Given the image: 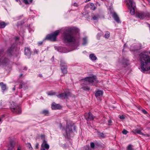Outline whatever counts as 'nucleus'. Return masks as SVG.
Instances as JSON below:
<instances>
[{"mask_svg": "<svg viewBox=\"0 0 150 150\" xmlns=\"http://www.w3.org/2000/svg\"><path fill=\"white\" fill-rule=\"evenodd\" d=\"M150 54V52H149ZM141 62V69L144 72L150 70V56L146 52H142L139 55Z\"/></svg>", "mask_w": 150, "mask_h": 150, "instance_id": "1", "label": "nucleus"}, {"mask_svg": "<svg viewBox=\"0 0 150 150\" xmlns=\"http://www.w3.org/2000/svg\"><path fill=\"white\" fill-rule=\"evenodd\" d=\"M79 31L78 28L74 27L65 28L63 34L64 40L68 42L75 41V39L73 34L78 33Z\"/></svg>", "mask_w": 150, "mask_h": 150, "instance_id": "2", "label": "nucleus"}, {"mask_svg": "<svg viewBox=\"0 0 150 150\" xmlns=\"http://www.w3.org/2000/svg\"><path fill=\"white\" fill-rule=\"evenodd\" d=\"M81 85L82 84L85 85H87L93 83H97L98 81L97 80L96 76H93L92 77H87L81 80Z\"/></svg>", "mask_w": 150, "mask_h": 150, "instance_id": "3", "label": "nucleus"}, {"mask_svg": "<svg viewBox=\"0 0 150 150\" xmlns=\"http://www.w3.org/2000/svg\"><path fill=\"white\" fill-rule=\"evenodd\" d=\"M126 1L127 7L130 11L131 14L134 15L135 13L136 6L133 0H126Z\"/></svg>", "mask_w": 150, "mask_h": 150, "instance_id": "4", "label": "nucleus"}, {"mask_svg": "<svg viewBox=\"0 0 150 150\" xmlns=\"http://www.w3.org/2000/svg\"><path fill=\"white\" fill-rule=\"evenodd\" d=\"M10 108L11 111L16 114H19L21 113V110L20 107L18 105H16L13 102L11 103V106Z\"/></svg>", "mask_w": 150, "mask_h": 150, "instance_id": "5", "label": "nucleus"}, {"mask_svg": "<svg viewBox=\"0 0 150 150\" xmlns=\"http://www.w3.org/2000/svg\"><path fill=\"white\" fill-rule=\"evenodd\" d=\"M60 31L57 30L55 31L53 33L47 35L46 38V39H48L52 41H55L56 40L57 36L58 35Z\"/></svg>", "mask_w": 150, "mask_h": 150, "instance_id": "6", "label": "nucleus"}, {"mask_svg": "<svg viewBox=\"0 0 150 150\" xmlns=\"http://www.w3.org/2000/svg\"><path fill=\"white\" fill-rule=\"evenodd\" d=\"M147 13L142 12H138L136 13V16L140 19H143L145 17L148 16Z\"/></svg>", "mask_w": 150, "mask_h": 150, "instance_id": "7", "label": "nucleus"}, {"mask_svg": "<svg viewBox=\"0 0 150 150\" xmlns=\"http://www.w3.org/2000/svg\"><path fill=\"white\" fill-rule=\"evenodd\" d=\"M84 116L85 118L88 121L93 120L94 118L92 114L90 112L85 113Z\"/></svg>", "mask_w": 150, "mask_h": 150, "instance_id": "8", "label": "nucleus"}, {"mask_svg": "<svg viewBox=\"0 0 150 150\" xmlns=\"http://www.w3.org/2000/svg\"><path fill=\"white\" fill-rule=\"evenodd\" d=\"M64 64L65 63L64 62H63L62 61H61V69L64 74H66L67 72V67L65 65H63V64Z\"/></svg>", "mask_w": 150, "mask_h": 150, "instance_id": "9", "label": "nucleus"}, {"mask_svg": "<svg viewBox=\"0 0 150 150\" xmlns=\"http://www.w3.org/2000/svg\"><path fill=\"white\" fill-rule=\"evenodd\" d=\"M41 146V148H44L47 150H48L49 148V145L47 143V142L45 140H43Z\"/></svg>", "mask_w": 150, "mask_h": 150, "instance_id": "10", "label": "nucleus"}, {"mask_svg": "<svg viewBox=\"0 0 150 150\" xmlns=\"http://www.w3.org/2000/svg\"><path fill=\"white\" fill-rule=\"evenodd\" d=\"M52 108L53 110L60 109L61 108V106L58 104L53 103L52 105Z\"/></svg>", "mask_w": 150, "mask_h": 150, "instance_id": "11", "label": "nucleus"}, {"mask_svg": "<svg viewBox=\"0 0 150 150\" xmlns=\"http://www.w3.org/2000/svg\"><path fill=\"white\" fill-rule=\"evenodd\" d=\"M112 16L116 22H117V23H120L119 18L118 15L115 13L114 12L113 13Z\"/></svg>", "mask_w": 150, "mask_h": 150, "instance_id": "12", "label": "nucleus"}, {"mask_svg": "<svg viewBox=\"0 0 150 150\" xmlns=\"http://www.w3.org/2000/svg\"><path fill=\"white\" fill-rule=\"evenodd\" d=\"M25 55L30 56L31 54V52L30 49L28 47H26L25 49Z\"/></svg>", "mask_w": 150, "mask_h": 150, "instance_id": "13", "label": "nucleus"}, {"mask_svg": "<svg viewBox=\"0 0 150 150\" xmlns=\"http://www.w3.org/2000/svg\"><path fill=\"white\" fill-rule=\"evenodd\" d=\"M65 131L67 134L68 135L69 134L72 132L71 126L69 125L67 126L66 128L65 129Z\"/></svg>", "mask_w": 150, "mask_h": 150, "instance_id": "14", "label": "nucleus"}, {"mask_svg": "<svg viewBox=\"0 0 150 150\" xmlns=\"http://www.w3.org/2000/svg\"><path fill=\"white\" fill-rule=\"evenodd\" d=\"M132 132H133V133L135 134L137 133L140 134H143L145 136V135H144L145 134H142V133L141 132V130L140 129H135L134 130L132 131Z\"/></svg>", "mask_w": 150, "mask_h": 150, "instance_id": "15", "label": "nucleus"}, {"mask_svg": "<svg viewBox=\"0 0 150 150\" xmlns=\"http://www.w3.org/2000/svg\"><path fill=\"white\" fill-rule=\"evenodd\" d=\"M67 96V95H66ZM66 95L65 96L64 93H61L59 95H57V96L59 98L61 99H65L66 98Z\"/></svg>", "mask_w": 150, "mask_h": 150, "instance_id": "16", "label": "nucleus"}, {"mask_svg": "<svg viewBox=\"0 0 150 150\" xmlns=\"http://www.w3.org/2000/svg\"><path fill=\"white\" fill-rule=\"evenodd\" d=\"M0 85L3 91L6 90V84H4L3 82L0 83Z\"/></svg>", "mask_w": 150, "mask_h": 150, "instance_id": "17", "label": "nucleus"}, {"mask_svg": "<svg viewBox=\"0 0 150 150\" xmlns=\"http://www.w3.org/2000/svg\"><path fill=\"white\" fill-rule=\"evenodd\" d=\"M103 92L101 91H98L96 93V96L98 97L102 96L103 95Z\"/></svg>", "mask_w": 150, "mask_h": 150, "instance_id": "18", "label": "nucleus"}, {"mask_svg": "<svg viewBox=\"0 0 150 150\" xmlns=\"http://www.w3.org/2000/svg\"><path fill=\"white\" fill-rule=\"evenodd\" d=\"M89 57L92 60H95L97 59V57L93 54H90Z\"/></svg>", "mask_w": 150, "mask_h": 150, "instance_id": "19", "label": "nucleus"}, {"mask_svg": "<svg viewBox=\"0 0 150 150\" xmlns=\"http://www.w3.org/2000/svg\"><path fill=\"white\" fill-rule=\"evenodd\" d=\"M6 25V24L4 22L2 21L0 22V28H4Z\"/></svg>", "mask_w": 150, "mask_h": 150, "instance_id": "20", "label": "nucleus"}, {"mask_svg": "<svg viewBox=\"0 0 150 150\" xmlns=\"http://www.w3.org/2000/svg\"><path fill=\"white\" fill-rule=\"evenodd\" d=\"M99 18V16L97 14L96 15H94L92 16V18L94 20L98 21V18Z\"/></svg>", "mask_w": 150, "mask_h": 150, "instance_id": "21", "label": "nucleus"}, {"mask_svg": "<svg viewBox=\"0 0 150 150\" xmlns=\"http://www.w3.org/2000/svg\"><path fill=\"white\" fill-rule=\"evenodd\" d=\"M47 94L49 96L55 95L56 94V93L52 91H50L47 93Z\"/></svg>", "mask_w": 150, "mask_h": 150, "instance_id": "22", "label": "nucleus"}, {"mask_svg": "<svg viewBox=\"0 0 150 150\" xmlns=\"http://www.w3.org/2000/svg\"><path fill=\"white\" fill-rule=\"evenodd\" d=\"M33 0H23V2L25 4H29L32 2Z\"/></svg>", "mask_w": 150, "mask_h": 150, "instance_id": "23", "label": "nucleus"}, {"mask_svg": "<svg viewBox=\"0 0 150 150\" xmlns=\"http://www.w3.org/2000/svg\"><path fill=\"white\" fill-rule=\"evenodd\" d=\"M87 42V39L86 38H83V45H86Z\"/></svg>", "mask_w": 150, "mask_h": 150, "instance_id": "24", "label": "nucleus"}, {"mask_svg": "<svg viewBox=\"0 0 150 150\" xmlns=\"http://www.w3.org/2000/svg\"><path fill=\"white\" fill-rule=\"evenodd\" d=\"M110 33L109 32L107 31L105 35V38H108L110 37Z\"/></svg>", "mask_w": 150, "mask_h": 150, "instance_id": "25", "label": "nucleus"}, {"mask_svg": "<svg viewBox=\"0 0 150 150\" xmlns=\"http://www.w3.org/2000/svg\"><path fill=\"white\" fill-rule=\"evenodd\" d=\"M90 6L91 7H90V8L91 9L93 10H94L95 9L96 7L95 6L94 4L93 3H91L90 4Z\"/></svg>", "mask_w": 150, "mask_h": 150, "instance_id": "26", "label": "nucleus"}, {"mask_svg": "<svg viewBox=\"0 0 150 150\" xmlns=\"http://www.w3.org/2000/svg\"><path fill=\"white\" fill-rule=\"evenodd\" d=\"M82 89L85 91H89L90 89V88L88 86H84L82 87Z\"/></svg>", "mask_w": 150, "mask_h": 150, "instance_id": "27", "label": "nucleus"}, {"mask_svg": "<svg viewBox=\"0 0 150 150\" xmlns=\"http://www.w3.org/2000/svg\"><path fill=\"white\" fill-rule=\"evenodd\" d=\"M71 93L69 92H65L64 95H66V98H67L69 96H70L71 95Z\"/></svg>", "mask_w": 150, "mask_h": 150, "instance_id": "28", "label": "nucleus"}, {"mask_svg": "<svg viewBox=\"0 0 150 150\" xmlns=\"http://www.w3.org/2000/svg\"><path fill=\"white\" fill-rule=\"evenodd\" d=\"M132 147V146L131 145H129L127 147V150H133Z\"/></svg>", "mask_w": 150, "mask_h": 150, "instance_id": "29", "label": "nucleus"}, {"mask_svg": "<svg viewBox=\"0 0 150 150\" xmlns=\"http://www.w3.org/2000/svg\"><path fill=\"white\" fill-rule=\"evenodd\" d=\"M83 150H91V149L88 146H86L84 147Z\"/></svg>", "mask_w": 150, "mask_h": 150, "instance_id": "30", "label": "nucleus"}, {"mask_svg": "<svg viewBox=\"0 0 150 150\" xmlns=\"http://www.w3.org/2000/svg\"><path fill=\"white\" fill-rule=\"evenodd\" d=\"M98 135L100 137L104 138V134L103 133H101L100 132H98Z\"/></svg>", "mask_w": 150, "mask_h": 150, "instance_id": "31", "label": "nucleus"}, {"mask_svg": "<svg viewBox=\"0 0 150 150\" xmlns=\"http://www.w3.org/2000/svg\"><path fill=\"white\" fill-rule=\"evenodd\" d=\"M90 146L91 148H93L95 146V144L93 142H91L90 143Z\"/></svg>", "mask_w": 150, "mask_h": 150, "instance_id": "32", "label": "nucleus"}, {"mask_svg": "<svg viewBox=\"0 0 150 150\" xmlns=\"http://www.w3.org/2000/svg\"><path fill=\"white\" fill-rule=\"evenodd\" d=\"M122 133L123 134H126L128 133V131L124 129L122 131Z\"/></svg>", "mask_w": 150, "mask_h": 150, "instance_id": "33", "label": "nucleus"}, {"mask_svg": "<svg viewBox=\"0 0 150 150\" xmlns=\"http://www.w3.org/2000/svg\"><path fill=\"white\" fill-rule=\"evenodd\" d=\"M48 111L46 110H44L42 111V113L45 115L48 114Z\"/></svg>", "mask_w": 150, "mask_h": 150, "instance_id": "34", "label": "nucleus"}, {"mask_svg": "<svg viewBox=\"0 0 150 150\" xmlns=\"http://www.w3.org/2000/svg\"><path fill=\"white\" fill-rule=\"evenodd\" d=\"M112 123V121L111 120H109L108 121V125H111V123Z\"/></svg>", "mask_w": 150, "mask_h": 150, "instance_id": "35", "label": "nucleus"}, {"mask_svg": "<svg viewBox=\"0 0 150 150\" xmlns=\"http://www.w3.org/2000/svg\"><path fill=\"white\" fill-rule=\"evenodd\" d=\"M38 51L36 49H35L34 50V53L35 54H38Z\"/></svg>", "mask_w": 150, "mask_h": 150, "instance_id": "36", "label": "nucleus"}, {"mask_svg": "<svg viewBox=\"0 0 150 150\" xmlns=\"http://www.w3.org/2000/svg\"><path fill=\"white\" fill-rule=\"evenodd\" d=\"M39 145V144L38 143H37L36 144L35 146V148L36 149H37L38 148Z\"/></svg>", "mask_w": 150, "mask_h": 150, "instance_id": "37", "label": "nucleus"}, {"mask_svg": "<svg viewBox=\"0 0 150 150\" xmlns=\"http://www.w3.org/2000/svg\"><path fill=\"white\" fill-rule=\"evenodd\" d=\"M120 118L122 119H123L125 118V117L124 115H122L120 116Z\"/></svg>", "mask_w": 150, "mask_h": 150, "instance_id": "38", "label": "nucleus"}, {"mask_svg": "<svg viewBox=\"0 0 150 150\" xmlns=\"http://www.w3.org/2000/svg\"><path fill=\"white\" fill-rule=\"evenodd\" d=\"M27 146L30 149L32 148L31 146L30 143L28 144H27Z\"/></svg>", "mask_w": 150, "mask_h": 150, "instance_id": "39", "label": "nucleus"}, {"mask_svg": "<svg viewBox=\"0 0 150 150\" xmlns=\"http://www.w3.org/2000/svg\"><path fill=\"white\" fill-rule=\"evenodd\" d=\"M42 43H43L42 41L39 42L38 43V45L40 46V45H41L42 44Z\"/></svg>", "mask_w": 150, "mask_h": 150, "instance_id": "40", "label": "nucleus"}, {"mask_svg": "<svg viewBox=\"0 0 150 150\" xmlns=\"http://www.w3.org/2000/svg\"><path fill=\"white\" fill-rule=\"evenodd\" d=\"M142 111L144 113V114H146L147 113V112L145 110H142Z\"/></svg>", "mask_w": 150, "mask_h": 150, "instance_id": "41", "label": "nucleus"}, {"mask_svg": "<svg viewBox=\"0 0 150 150\" xmlns=\"http://www.w3.org/2000/svg\"><path fill=\"white\" fill-rule=\"evenodd\" d=\"M144 135H145V137H149L150 139V134L149 135L147 134H144Z\"/></svg>", "mask_w": 150, "mask_h": 150, "instance_id": "42", "label": "nucleus"}, {"mask_svg": "<svg viewBox=\"0 0 150 150\" xmlns=\"http://www.w3.org/2000/svg\"><path fill=\"white\" fill-rule=\"evenodd\" d=\"M74 6H75L76 7H77L78 6V4L76 3H75L74 4Z\"/></svg>", "mask_w": 150, "mask_h": 150, "instance_id": "43", "label": "nucleus"}, {"mask_svg": "<svg viewBox=\"0 0 150 150\" xmlns=\"http://www.w3.org/2000/svg\"><path fill=\"white\" fill-rule=\"evenodd\" d=\"M38 76H39L40 77H42V75L41 74H39L38 75Z\"/></svg>", "mask_w": 150, "mask_h": 150, "instance_id": "44", "label": "nucleus"}, {"mask_svg": "<svg viewBox=\"0 0 150 150\" xmlns=\"http://www.w3.org/2000/svg\"><path fill=\"white\" fill-rule=\"evenodd\" d=\"M41 150H46L44 148H41Z\"/></svg>", "mask_w": 150, "mask_h": 150, "instance_id": "45", "label": "nucleus"}, {"mask_svg": "<svg viewBox=\"0 0 150 150\" xmlns=\"http://www.w3.org/2000/svg\"><path fill=\"white\" fill-rule=\"evenodd\" d=\"M23 85V84H21V86L20 88H22Z\"/></svg>", "mask_w": 150, "mask_h": 150, "instance_id": "46", "label": "nucleus"}, {"mask_svg": "<svg viewBox=\"0 0 150 150\" xmlns=\"http://www.w3.org/2000/svg\"><path fill=\"white\" fill-rule=\"evenodd\" d=\"M15 89H16V88H15V87H14V88H13V91H15Z\"/></svg>", "mask_w": 150, "mask_h": 150, "instance_id": "47", "label": "nucleus"}, {"mask_svg": "<svg viewBox=\"0 0 150 150\" xmlns=\"http://www.w3.org/2000/svg\"><path fill=\"white\" fill-rule=\"evenodd\" d=\"M59 125H60V128H61V127H62V124H59Z\"/></svg>", "mask_w": 150, "mask_h": 150, "instance_id": "48", "label": "nucleus"}, {"mask_svg": "<svg viewBox=\"0 0 150 150\" xmlns=\"http://www.w3.org/2000/svg\"><path fill=\"white\" fill-rule=\"evenodd\" d=\"M11 51L9 50H8V52H9V53H10L11 52Z\"/></svg>", "mask_w": 150, "mask_h": 150, "instance_id": "49", "label": "nucleus"}, {"mask_svg": "<svg viewBox=\"0 0 150 150\" xmlns=\"http://www.w3.org/2000/svg\"><path fill=\"white\" fill-rule=\"evenodd\" d=\"M19 2H20V5H21V1H19Z\"/></svg>", "mask_w": 150, "mask_h": 150, "instance_id": "50", "label": "nucleus"}, {"mask_svg": "<svg viewBox=\"0 0 150 150\" xmlns=\"http://www.w3.org/2000/svg\"><path fill=\"white\" fill-rule=\"evenodd\" d=\"M17 150H21L20 149H19V148H18L17 149Z\"/></svg>", "mask_w": 150, "mask_h": 150, "instance_id": "51", "label": "nucleus"}, {"mask_svg": "<svg viewBox=\"0 0 150 150\" xmlns=\"http://www.w3.org/2000/svg\"><path fill=\"white\" fill-rule=\"evenodd\" d=\"M22 75H23V74H21L20 75V77Z\"/></svg>", "mask_w": 150, "mask_h": 150, "instance_id": "52", "label": "nucleus"}, {"mask_svg": "<svg viewBox=\"0 0 150 150\" xmlns=\"http://www.w3.org/2000/svg\"><path fill=\"white\" fill-rule=\"evenodd\" d=\"M1 118H0V122H1Z\"/></svg>", "mask_w": 150, "mask_h": 150, "instance_id": "53", "label": "nucleus"}, {"mask_svg": "<svg viewBox=\"0 0 150 150\" xmlns=\"http://www.w3.org/2000/svg\"><path fill=\"white\" fill-rule=\"evenodd\" d=\"M4 63H6V62H5V61H4V62H3Z\"/></svg>", "mask_w": 150, "mask_h": 150, "instance_id": "54", "label": "nucleus"}, {"mask_svg": "<svg viewBox=\"0 0 150 150\" xmlns=\"http://www.w3.org/2000/svg\"><path fill=\"white\" fill-rule=\"evenodd\" d=\"M43 135H41V136L42 137H43Z\"/></svg>", "mask_w": 150, "mask_h": 150, "instance_id": "55", "label": "nucleus"}, {"mask_svg": "<svg viewBox=\"0 0 150 150\" xmlns=\"http://www.w3.org/2000/svg\"><path fill=\"white\" fill-rule=\"evenodd\" d=\"M102 1H104L105 0H101Z\"/></svg>", "mask_w": 150, "mask_h": 150, "instance_id": "56", "label": "nucleus"}]
</instances>
